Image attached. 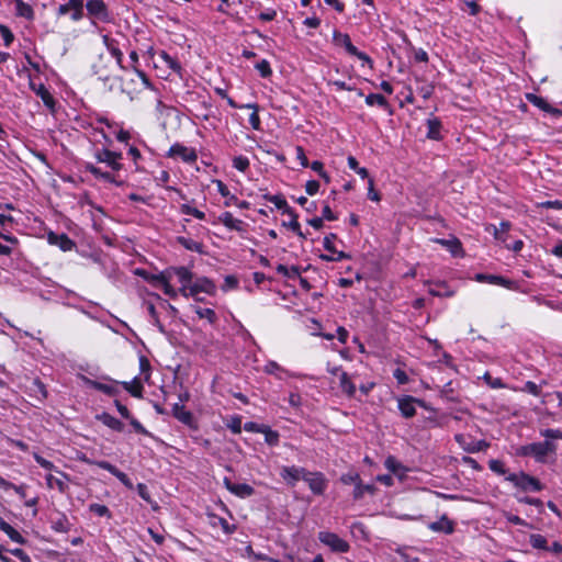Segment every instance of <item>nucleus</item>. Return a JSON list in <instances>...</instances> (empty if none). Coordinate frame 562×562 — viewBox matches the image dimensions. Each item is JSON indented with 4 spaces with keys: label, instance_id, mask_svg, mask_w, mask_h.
<instances>
[{
    "label": "nucleus",
    "instance_id": "nucleus-1",
    "mask_svg": "<svg viewBox=\"0 0 562 562\" xmlns=\"http://www.w3.org/2000/svg\"><path fill=\"white\" fill-rule=\"evenodd\" d=\"M540 435L546 438L544 441L520 446L516 449V456L531 457L536 462L542 464L553 462L558 450V445L554 440L562 439V430L547 428L541 429Z\"/></svg>",
    "mask_w": 562,
    "mask_h": 562
},
{
    "label": "nucleus",
    "instance_id": "nucleus-2",
    "mask_svg": "<svg viewBox=\"0 0 562 562\" xmlns=\"http://www.w3.org/2000/svg\"><path fill=\"white\" fill-rule=\"evenodd\" d=\"M333 42L336 46L344 47L349 55L356 56L364 63L372 64V59L366 53L358 50V48L351 43L348 34L334 31Z\"/></svg>",
    "mask_w": 562,
    "mask_h": 562
},
{
    "label": "nucleus",
    "instance_id": "nucleus-3",
    "mask_svg": "<svg viewBox=\"0 0 562 562\" xmlns=\"http://www.w3.org/2000/svg\"><path fill=\"white\" fill-rule=\"evenodd\" d=\"M506 480L512 482L516 487H519L522 491L539 492L543 487L538 479L525 472H521L519 474L512 473L506 477Z\"/></svg>",
    "mask_w": 562,
    "mask_h": 562
},
{
    "label": "nucleus",
    "instance_id": "nucleus-4",
    "mask_svg": "<svg viewBox=\"0 0 562 562\" xmlns=\"http://www.w3.org/2000/svg\"><path fill=\"white\" fill-rule=\"evenodd\" d=\"M318 539L325 546H328L333 551L345 553L349 550V544L347 541L341 539L339 536L328 531H321L318 533Z\"/></svg>",
    "mask_w": 562,
    "mask_h": 562
},
{
    "label": "nucleus",
    "instance_id": "nucleus-5",
    "mask_svg": "<svg viewBox=\"0 0 562 562\" xmlns=\"http://www.w3.org/2000/svg\"><path fill=\"white\" fill-rule=\"evenodd\" d=\"M86 9L90 18L101 22L110 21L109 9L103 0H89L86 3Z\"/></svg>",
    "mask_w": 562,
    "mask_h": 562
},
{
    "label": "nucleus",
    "instance_id": "nucleus-6",
    "mask_svg": "<svg viewBox=\"0 0 562 562\" xmlns=\"http://www.w3.org/2000/svg\"><path fill=\"white\" fill-rule=\"evenodd\" d=\"M83 0H68V2L63 3L57 9L58 15H66L71 13L70 18L72 21H80L83 18Z\"/></svg>",
    "mask_w": 562,
    "mask_h": 562
},
{
    "label": "nucleus",
    "instance_id": "nucleus-7",
    "mask_svg": "<svg viewBox=\"0 0 562 562\" xmlns=\"http://www.w3.org/2000/svg\"><path fill=\"white\" fill-rule=\"evenodd\" d=\"M94 156L99 162L106 164L113 171H119L122 169V164H120V160L122 159L121 153L103 148L97 150Z\"/></svg>",
    "mask_w": 562,
    "mask_h": 562
},
{
    "label": "nucleus",
    "instance_id": "nucleus-8",
    "mask_svg": "<svg viewBox=\"0 0 562 562\" xmlns=\"http://www.w3.org/2000/svg\"><path fill=\"white\" fill-rule=\"evenodd\" d=\"M303 481H305L311 491L317 495H322L327 486L326 480L321 472H310L306 470Z\"/></svg>",
    "mask_w": 562,
    "mask_h": 562
},
{
    "label": "nucleus",
    "instance_id": "nucleus-9",
    "mask_svg": "<svg viewBox=\"0 0 562 562\" xmlns=\"http://www.w3.org/2000/svg\"><path fill=\"white\" fill-rule=\"evenodd\" d=\"M167 156L171 158L180 157L184 162H194L198 159V155L193 148H189L179 143L170 147Z\"/></svg>",
    "mask_w": 562,
    "mask_h": 562
},
{
    "label": "nucleus",
    "instance_id": "nucleus-10",
    "mask_svg": "<svg viewBox=\"0 0 562 562\" xmlns=\"http://www.w3.org/2000/svg\"><path fill=\"white\" fill-rule=\"evenodd\" d=\"M306 473V469L300 467H282L280 476L286 482L288 485L294 486Z\"/></svg>",
    "mask_w": 562,
    "mask_h": 562
},
{
    "label": "nucleus",
    "instance_id": "nucleus-11",
    "mask_svg": "<svg viewBox=\"0 0 562 562\" xmlns=\"http://www.w3.org/2000/svg\"><path fill=\"white\" fill-rule=\"evenodd\" d=\"M102 41L111 56L115 59L117 66L121 69H125L123 66V52L120 48V43L113 37H110L109 35H103Z\"/></svg>",
    "mask_w": 562,
    "mask_h": 562
},
{
    "label": "nucleus",
    "instance_id": "nucleus-12",
    "mask_svg": "<svg viewBox=\"0 0 562 562\" xmlns=\"http://www.w3.org/2000/svg\"><path fill=\"white\" fill-rule=\"evenodd\" d=\"M416 404L423 406L424 403L422 400H417L413 396L406 395L398 400V409L405 418H411L416 414Z\"/></svg>",
    "mask_w": 562,
    "mask_h": 562
},
{
    "label": "nucleus",
    "instance_id": "nucleus-13",
    "mask_svg": "<svg viewBox=\"0 0 562 562\" xmlns=\"http://www.w3.org/2000/svg\"><path fill=\"white\" fill-rule=\"evenodd\" d=\"M50 245L58 246L63 251H70L76 247V244L66 234H56L49 232L47 235Z\"/></svg>",
    "mask_w": 562,
    "mask_h": 562
},
{
    "label": "nucleus",
    "instance_id": "nucleus-14",
    "mask_svg": "<svg viewBox=\"0 0 562 562\" xmlns=\"http://www.w3.org/2000/svg\"><path fill=\"white\" fill-rule=\"evenodd\" d=\"M169 271L171 272V274L173 273L178 278V281L182 284V288L180 289V292L182 293V295L188 297L189 296V294H188V291H189L188 284L192 281V273H191V271L188 268H186V267L172 268Z\"/></svg>",
    "mask_w": 562,
    "mask_h": 562
},
{
    "label": "nucleus",
    "instance_id": "nucleus-15",
    "mask_svg": "<svg viewBox=\"0 0 562 562\" xmlns=\"http://www.w3.org/2000/svg\"><path fill=\"white\" fill-rule=\"evenodd\" d=\"M224 484L231 493L243 498L249 497L255 493L254 487L246 483H233L225 479Z\"/></svg>",
    "mask_w": 562,
    "mask_h": 562
},
{
    "label": "nucleus",
    "instance_id": "nucleus-16",
    "mask_svg": "<svg viewBox=\"0 0 562 562\" xmlns=\"http://www.w3.org/2000/svg\"><path fill=\"white\" fill-rule=\"evenodd\" d=\"M30 88L38 95L43 103L50 110L55 106V100L50 92L47 90V88L43 83L36 85L34 81H30Z\"/></svg>",
    "mask_w": 562,
    "mask_h": 562
},
{
    "label": "nucleus",
    "instance_id": "nucleus-17",
    "mask_svg": "<svg viewBox=\"0 0 562 562\" xmlns=\"http://www.w3.org/2000/svg\"><path fill=\"white\" fill-rule=\"evenodd\" d=\"M172 414L182 424H184L191 428H195L194 418H193L192 413L187 411L182 404L176 403L172 406Z\"/></svg>",
    "mask_w": 562,
    "mask_h": 562
},
{
    "label": "nucleus",
    "instance_id": "nucleus-18",
    "mask_svg": "<svg viewBox=\"0 0 562 562\" xmlns=\"http://www.w3.org/2000/svg\"><path fill=\"white\" fill-rule=\"evenodd\" d=\"M215 286L212 281L206 278L199 279L194 284L189 286V296H195L200 292L212 293Z\"/></svg>",
    "mask_w": 562,
    "mask_h": 562
},
{
    "label": "nucleus",
    "instance_id": "nucleus-19",
    "mask_svg": "<svg viewBox=\"0 0 562 562\" xmlns=\"http://www.w3.org/2000/svg\"><path fill=\"white\" fill-rule=\"evenodd\" d=\"M429 529L435 532H443L446 535H450L454 531V524L446 515H443L439 520L431 522L429 525Z\"/></svg>",
    "mask_w": 562,
    "mask_h": 562
},
{
    "label": "nucleus",
    "instance_id": "nucleus-20",
    "mask_svg": "<svg viewBox=\"0 0 562 562\" xmlns=\"http://www.w3.org/2000/svg\"><path fill=\"white\" fill-rule=\"evenodd\" d=\"M85 169H86V171H88L91 175H93L95 178L102 179V180H104L106 182H110V183H114L116 186H121L122 184V181H117L115 179L114 175H112L110 172H106V171H102L100 168L95 167L92 164H86Z\"/></svg>",
    "mask_w": 562,
    "mask_h": 562
},
{
    "label": "nucleus",
    "instance_id": "nucleus-21",
    "mask_svg": "<svg viewBox=\"0 0 562 562\" xmlns=\"http://www.w3.org/2000/svg\"><path fill=\"white\" fill-rule=\"evenodd\" d=\"M218 221L229 229L237 232L244 231V222L235 218L231 212H224L223 214H221Z\"/></svg>",
    "mask_w": 562,
    "mask_h": 562
},
{
    "label": "nucleus",
    "instance_id": "nucleus-22",
    "mask_svg": "<svg viewBox=\"0 0 562 562\" xmlns=\"http://www.w3.org/2000/svg\"><path fill=\"white\" fill-rule=\"evenodd\" d=\"M339 386L342 393H345L348 397L355 396L357 391L356 385L351 381L350 375L345 371H341L339 374Z\"/></svg>",
    "mask_w": 562,
    "mask_h": 562
},
{
    "label": "nucleus",
    "instance_id": "nucleus-23",
    "mask_svg": "<svg viewBox=\"0 0 562 562\" xmlns=\"http://www.w3.org/2000/svg\"><path fill=\"white\" fill-rule=\"evenodd\" d=\"M97 419H99L105 426L115 431H122L124 429V424L114 416L110 415L109 413H102L97 415Z\"/></svg>",
    "mask_w": 562,
    "mask_h": 562
},
{
    "label": "nucleus",
    "instance_id": "nucleus-24",
    "mask_svg": "<svg viewBox=\"0 0 562 562\" xmlns=\"http://www.w3.org/2000/svg\"><path fill=\"white\" fill-rule=\"evenodd\" d=\"M475 279L479 282H488L491 284L502 285V286H506V288H509L512 284V281H509L501 276H494V274L480 273V274H476Z\"/></svg>",
    "mask_w": 562,
    "mask_h": 562
},
{
    "label": "nucleus",
    "instance_id": "nucleus-25",
    "mask_svg": "<svg viewBox=\"0 0 562 562\" xmlns=\"http://www.w3.org/2000/svg\"><path fill=\"white\" fill-rule=\"evenodd\" d=\"M263 198L266 200H268L269 202L273 203L276 205V207H278L279 210H282L283 213L285 214H292L293 213V209H291L285 199L283 198V195L281 194H276V195H271L269 193H266L263 194Z\"/></svg>",
    "mask_w": 562,
    "mask_h": 562
},
{
    "label": "nucleus",
    "instance_id": "nucleus-26",
    "mask_svg": "<svg viewBox=\"0 0 562 562\" xmlns=\"http://www.w3.org/2000/svg\"><path fill=\"white\" fill-rule=\"evenodd\" d=\"M15 3V14L21 18H25L26 20L34 19V10L33 8L24 2L23 0H14Z\"/></svg>",
    "mask_w": 562,
    "mask_h": 562
},
{
    "label": "nucleus",
    "instance_id": "nucleus-27",
    "mask_svg": "<svg viewBox=\"0 0 562 562\" xmlns=\"http://www.w3.org/2000/svg\"><path fill=\"white\" fill-rule=\"evenodd\" d=\"M436 243L445 246L454 257L461 255L462 245L458 238L452 239H435Z\"/></svg>",
    "mask_w": 562,
    "mask_h": 562
},
{
    "label": "nucleus",
    "instance_id": "nucleus-28",
    "mask_svg": "<svg viewBox=\"0 0 562 562\" xmlns=\"http://www.w3.org/2000/svg\"><path fill=\"white\" fill-rule=\"evenodd\" d=\"M123 387L134 397H142L143 385L138 378H134L132 382H122Z\"/></svg>",
    "mask_w": 562,
    "mask_h": 562
},
{
    "label": "nucleus",
    "instance_id": "nucleus-29",
    "mask_svg": "<svg viewBox=\"0 0 562 562\" xmlns=\"http://www.w3.org/2000/svg\"><path fill=\"white\" fill-rule=\"evenodd\" d=\"M177 240L182 247H184L188 250L195 251L199 254L203 252V244L202 243L195 241L191 238H187L183 236H179L177 238Z\"/></svg>",
    "mask_w": 562,
    "mask_h": 562
},
{
    "label": "nucleus",
    "instance_id": "nucleus-30",
    "mask_svg": "<svg viewBox=\"0 0 562 562\" xmlns=\"http://www.w3.org/2000/svg\"><path fill=\"white\" fill-rule=\"evenodd\" d=\"M0 530L3 531L12 541L20 543V544L25 543V539L22 537V535L19 531H16L7 521H5V524H1Z\"/></svg>",
    "mask_w": 562,
    "mask_h": 562
},
{
    "label": "nucleus",
    "instance_id": "nucleus-31",
    "mask_svg": "<svg viewBox=\"0 0 562 562\" xmlns=\"http://www.w3.org/2000/svg\"><path fill=\"white\" fill-rule=\"evenodd\" d=\"M528 100L536 106H538L539 109L546 111V112H551V113H560L559 110L557 109H553L543 98L541 97H538V95H535V94H528L527 95Z\"/></svg>",
    "mask_w": 562,
    "mask_h": 562
},
{
    "label": "nucleus",
    "instance_id": "nucleus-32",
    "mask_svg": "<svg viewBox=\"0 0 562 562\" xmlns=\"http://www.w3.org/2000/svg\"><path fill=\"white\" fill-rule=\"evenodd\" d=\"M427 137L430 139H439L440 138V128L441 123L438 119H429L427 120Z\"/></svg>",
    "mask_w": 562,
    "mask_h": 562
},
{
    "label": "nucleus",
    "instance_id": "nucleus-33",
    "mask_svg": "<svg viewBox=\"0 0 562 562\" xmlns=\"http://www.w3.org/2000/svg\"><path fill=\"white\" fill-rule=\"evenodd\" d=\"M159 57L164 60V63L166 64V66L168 68H170L176 74L180 75L182 67L177 58L170 56L169 54H167L164 50L159 54Z\"/></svg>",
    "mask_w": 562,
    "mask_h": 562
},
{
    "label": "nucleus",
    "instance_id": "nucleus-34",
    "mask_svg": "<svg viewBox=\"0 0 562 562\" xmlns=\"http://www.w3.org/2000/svg\"><path fill=\"white\" fill-rule=\"evenodd\" d=\"M375 491L374 485L372 484H362V482H358V484L355 486L352 496L356 501L361 499L364 495V493L373 494Z\"/></svg>",
    "mask_w": 562,
    "mask_h": 562
},
{
    "label": "nucleus",
    "instance_id": "nucleus-35",
    "mask_svg": "<svg viewBox=\"0 0 562 562\" xmlns=\"http://www.w3.org/2000/svg\"><path fill=\"white\" fill-rule=\"evenodd\" d=\"M91 385L93 389H95L106 395H110V396L116 395L119 393V389H117L116 384H105V383H101L98 381H93V382H91Z\"/></svg>",
    "mask_w": 562,
    "mask_h": 562
},
{
    "label": "nucleus",
    "instance_id": "nucleus-36",
    "mask_svg": "<svg viewBox=\"0 0 562 562\" xmlns=\"http://www.w3.org/2000/svg\"><path fill=\"white\" fill-rule=\"evenodd\" d=\"M243 108H247V109H252V113L250 114L249 116V123L251 125V127L256 131H259L260 130V117H259V114H258V105L255 104V103H249V104H244V105H240V109Z\"/></svg>",
    "mask_w": 562,
    "mask_h": 562
},
{
    "label": "nucleus",
    "instance_id": "nucleus-37",
    "mask_svg": "<svg viewBox=\"0 0 562 562\" xmlns=\"http://www.w3.org/2000/svg\"><path fill=\"white\" fill-rule=\"evenodd\" d=\"M366 103L370 106L379 105L383 109H386L389 106L387 100L384 98V95L379 93H370L366 97Z\"/></svg>",
    "mask_w": 562,
    "mask_h": 562
},
{
    "label": "nucleus",
    "instance_id": "nucleus-38",
    "mask_svg": "<svg viewBox=\"0 0 562 562\" xmlns=\"http://www.w3.org/2000/svg\"><path fill=\"white\" fill-rule=\"evenodd\" d=\"M52 528L57 532H68L70 524L66 516L60 515L57 519L52 521Z\"/></svg>",
    "mask_w": 562,
    "mask_h": 562
},
{
    "label": "nucleus",
    "instance_id": "nucleus-39",
    "mask_svg": "<svg viewBox=\"0 0 562 562\" xmlns=\"http://www.w3.org/2000/svg\"><path fill=\"white\" fill-rule=\"evenodd\" d=\"M46 483L49 488L57 487L60 493H65L67 490V484L63 479L55 477L52 474L46 475Z\"/></svg>",
    "mask_w": 562,
    "mask_h": 562
},
{
    "label": "nucleus",
    "instance_id": "nucleus-40",
    "mask_svg": "<svg viewBox=\"0 0 562 562\" xmlns=\"http://www.w3.org/2000/svg\"><path fill=\"white\" fill-rule=\"evenodd\" d=\"M278 273L286 277L288 279H295L300 277V268L296 266H292L291 268H288L284 265H278L277 267Z\"/></svg>",
    "mask_w": 562,
    "mask_h": 562
},
{
    "label": "nucleus",
    "instance_id": "nucleus-41",
    "mask_svg": "<svg viewBox=\"0 0 562 562\" xmlns=\"http://www.w3.org/2000/svg\"><path fill=\"white\" fill-rule=\"evenodd\" d=\"M265 435V441L269 446H277L279 443V432L276 430H272L269 426H265L263 431L261 432Z\"/></svg>",
    "mask_w": 562,
    "mask_h": 562
},
{
    "label": "nucleus",
    "instance_id": "nucleus-42",
    "mask_svg": "<svg viewBox=\"0 0 562 562\" xmlns=\"http://www.w3.org/2000/svg\"><path fill=\"white\" fill-rule=\"evenodd\" d=\"M529 541H530V544L532 546V548H535V549H541V550L548 549L547 539L542 535L532 533V535H530Z\"/></svg>",
    "mask_w": 562,
    "mask_h": 562
},
{
    "label": "nucleus",
    "instance_id": "nucleus-43",
    "mask_svg": "<svg viewBox=\"0 0 562 562\" xmlns=\"http://www.w3.org/2000/svg\"><path fill=\"white\" fill-rule=\"evenodd\" d=\"M171 278V272L168 270L166 272H161L159 274L151 277V282L155 286L162 288L165 283H168Z\"/></svg>",
    "mask_w": 562,
    "mask_h": 562
},
{
    "label": "nucleus",
    "instance_id": "nucleus-44",
    "mask_svg": "<svg viewBox=\"0 0 562 562\" xmlns=\"http://www.w3.org/2000/svg\"><path fill=\"white\" fill-rule=\"evenodd\" d=\"M348 166L350 169L355 170L361 178H368L369 172L366 168L359 167L358 160L353 156L348 157Z\"/></svg>",
    "mask_w": 562,
    "mask_h": 562
},
{
    "label": "nucleus",
    "instance_id": "nucleus-45",
    "mask_svg": "<svg viewBox=\"0 0 562 562\" xmlns=\"http://www.w3.org/2000/svg\"><path fill=\"white\" fill-rule=\"evenodd\" d=\"M233 166L237 170L245 172L249 168V159L245 156H236L233 159Z\"/></svg>",
    "mask_w": 562,
    "mask_h": 562
},
{
    "label": "nucleus",
    "instance_id": "nucleus-46",
    "mask_svg": "<svg viewBox=\"0 0 562 562\" xmlns=\"http://www.w3.org/2000/svg\"><path fill=\"white\" fill-rule=\"evenodd\" d=\"M256 69L260 72V76L262 78H268L272 74L270 64L266 59H262L259 63H257L256 64Z\"/></svg>",
    "mask_w": 562,
    "mask_h": 562
},
{
    "label": "nucleus",
    "instance_id": "nucleus-47",
    "mask_svg": "<svg viewBox=\"0 0 562 562\" xmlns=\"http://www.w3.org/2000/svg\"><path fill=\"white\" fill-rule=\"evenodd\" d=\"M195 313L200 318H206L210 323H214L216 321V314L211 308L196 307Z\"/></svg>",
    "mask_w": 562,
    "mask_h": 562
},
{
    "label": "nucleus",
    "instance_id": "nucleus-48",
    "mask_svg": "<svg viewBox=\"0 0 562 562\" xmlns=\"http://www.w3.org/2000/svg\"><path fill=\"white\" fill-rule=\"evenodd\" d=\"M510 228V224L509 222H502L499 224V228H497L496 226H494V237L498 240H502V241H505L506 238L504 236V234L506 232H508V229Z\"/></svg>",
    "mask_w": 562,
    "mask_h": 562
},
{
    "label": "nucleus",
    "instance_id": "nucleus-49",
    "mask_svg": "<svg viewBox=\"0 0 562 562\" xmlns=\"http://www.w3.org/2000/svg\"><path fill=\"white\" fill-rule=\"evenodd\" d=\"M181 211L183 214H187V215H192L194 216L195 218L198 220H204L205 218V214L204 212L195 209V207H192L190 205H187V204H183L181 206Z\"/></svg>",
    "mask_w": 562,
    "mask_h": 562
},
{
    "label": "nucleus",
    "instance_id": "nucleus-50",
    "mask_svg": "<svg viewBox=\"0 0 562 562\" xmlns=\"http://www.w3.org/2000/svg\"><path fill=\"white\" fill-rule=\"evenodd\" d=\"M340 481L346 485L355 484V486L358 484V482H361L360 475L355 472L342 474Z\"/></svg>",
    "mask_w": 562,
    "mask_h": 562
},
{
    "label": "nucleus",
    "instance_id": "nucleus-51",
    "mask_svg": "<svg viewBox=\"0 0 562 562\" xmlns=\"http://www.w3.org/2000/svg\"><path fill=\"white\" fill-rule=\"evenodd\" d=\"M319 258L324 261H340L342 259L350 258V256L344 251L334 252L331 256L329 255H321Z\"/></svg>",
    "mask_w": 562,
    "mask_h": 562
},
{
    "label": "nucleus",
    "instance_id": "nucleus-52",
    "mask_svg": "<svg viewBox=\"0 0 562 562\" xmlns=\"http://www.w3.org/2000/svg\"><path fill=\"white\" fill-rule=\"evenodd\" d=\"M90 512L98 516H110V510L105 505L93 503L89 506Z\"/></svg>",
    "mask_w": 562,
    "mask_h": 562
},
{
    "label": "nucleus",
    "instance_id": "nucleus-53",
    "mask_svg": "<svg viewBox=\"0 0 562 562\" xmlns=\"http://www.w3.org/2000/svg\"><path fill=\"white\" fill-rule=\"evenodd\" d=\"M0 33L3 37V41H4V45L5 46H10L14 40V35L13 33L11 32V30L3 25V24H0Z\"/></svg>",
    "mask_w": 562,
    "mask_h": 562
},
{
    "label": "nucleus",
    "instance_id": "nucleus-54",
    "mask_svg": "<svg viewBox=\"0 0 562 562\" xmlns=\"http://www.w3.org/2000/svg\"><path fill=\"white\" fill-rule=\"evenodd\" d=\"M87 462L89 464H93V465H97L103 470H106L109 471L112 475L114 474V472L117 470V468L113 464H111L110 462L108 461H104V460H100V461H90V460H87Z\"/></svg>",
    "mask_w": 562,
    "mask_h": 562
},
{
    "label": "nucleus",
    "instance_id": "nucleus-55",
    "mask_svg": "<svg viewBox=\"0 0 562 562\" xmlns=\"http://www.w3.org/2000/svg\"><path fill=\"white\" fill-rule=\"evenodd\" d=\"M131 426L134 428V430L138 434L149 436L153 435L134 417L128 418Z\"/></svg>",
    "mask_w": 562,
    "mask_h": 562
},
{
    "label": "nucleus",
    "instance_id": "nucleus-56",
    "mask_svg": "<svg viewBox=\"0 0 562 562\" xmlns=\"http://www.w3.org/2000/svg\"><path fill=\"white\" fill-rule=\"evenodd\" d=\"M122 484H124L127 488L132 490L134 487L131 479L119 469L113 474Z\"/></svg>",
    "mask_w": 562,
    "mask_h": 562
},
{
    "label": "nucleus",
    "instance_id": "nucleus-57",
    "mask_svg": "<svg viewBox=\"0 0 562 562\" xmlns=\"http://www.w3.org/2000/svg\"><path fill=\"white\" fill-rule=\"evenodd\" d=\"M337 238L336 234H329L324 238V248L330 254L337 252L334 240Z\"/></svg>",
    "mask_w": 562,
    "mask_h": 562
},
{
    "label": "nucleus",
    "instance_id": "nucleus-58",
    "mask_svg": "<svg viewBox=\"0 0 562 562\" xmlns=\"http://www.w3.org/2000/svg\"><path fill=\"white\" fill-rule=\"evenodd\" d=\"M291 216V221L289 223L283 222V226L289 227L294 233H300V224L297 222V214L293 211L292 214H289Z\"/></svg>",
    "mask_w": 562,
    "mask_h": 562
},
{
    "label": "nucleus",
    "instance_id": "nucleus-59",
    "mask_svg": "<svg viewBox=\"0 0 562 562\" xmlns=\"http://www.w3.org/2000/svg\"><path fill=\"white\" fill-rule=\"evenodd\" d=\"M488 467L490 469L497 473V474H505L506 473V470H505V465L502 461L499 460H491L488 462Z\"/></svg>",
    "mask_w": 562,
    "mask_h": 562
},
{
    "label": "nucleus",
    "instance_id": "nucleus-60",
    "mask_svg": "<svg viewBox=\"0 0 562 562\" xmlns=\"http://www.w3.org/2000/svg\"><path fill=\"white\" fill-rule=\"evenodd\" d=\"M524 391L535 395V396H539L540 395V392H541V389L538 384H536L535 382L532 381H527L525 383V386H524Z\"/></svg>",
    "mask_w": 562,
    "mask_h": 562
},
{
    "label": "nucleus",
    "instance_id": "nucleus-61",
    "mask_svg": "<svg viewBox=\"0 0 562 562\" xmlns=\"http://www.w3.org/2000/svg\"><path fill=\"white\" fill-rule=\"evenodd\" d=\"M137 493L138 495L144 499L146 501L147 503H150L151 499H150V494H149V491H148V487L146 486V484L144 483H138L137 486Z\"/></svg>",
    "mask_w": 562,
    "mask_h": 562
},
{
    "label": "nucleus",
    "instance_id": "nucleus-62",
    "mask_svg": "<svg viewBox=\"0 0 562 562\" xmlns=\"http://www.w3.org/2000/svg\"><path fill=\"white\" fill-rule=\"evenodd\" d=\"M266 425H262V424H257V423H254V422H249V423H246L244 425V429L246 431H251V432H259L261 434L263 431V428H265Z\"/></svg>",
    "mask_w": 562,
    "mask_h": 562
},
{
    "label": "nucleus",
    "instance_id": "nucleus-63",
    "mask_svg": "<svg viewBox=\"0 0 562 562\" xmlns=\"http://www.w3.org/2000/svg\"><path fill=\"white\" fill-rule=\"evenodd\" d=\"M305 190H306V193L310 194V195L316 194L318 192V190H319L318 181H316V180L307 181L306 184H305Z\"/></svg>",
    "mask_w": 562,
    "mask_h": 562
},
{
    "label": "nucleus",
    "instance_id": "nucleus-64",
    "mask_svg": "<svg viewBox=\"0 0 562 562\" xmlns=\"http://www.w3.org/2000/svg\"><path fill=\"white\" fill-rule=\"evenodd\" d=\"M10 552L16 557L21 562H31L30 557L22 549H12Z\"/></svg>",
    "mask_w": 562,
    "mask_h": 562
}]
</instances>
